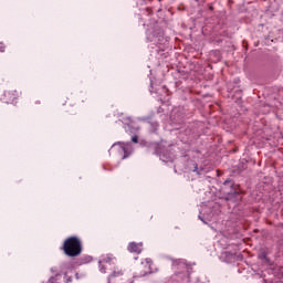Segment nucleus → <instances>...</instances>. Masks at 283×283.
Returning <instances> with one entry per match:
<instances>
[{"label":"nucleus","instance_id":"f257e3e1","mask_svg":"<svg viewBox=\"0 0 283 283\" xmlns=\"http://www.w3.org/2000/svg\"><path fill=\"white\" fill-rule=\"evenodd\" d=\"M69 258H78L83 253V243L78 237H69L61 248Z\"/></svg>","mask_w":283,"mask_h":283},{"label":"nucleus","instance_id":"f03ea898","mask_svg":"<svg viewBox=\"0 0 283 283\" xmlns=\"http://www.w3.org/2000/svg\"><path fill=\"white\" fill-rule=\"evenodd\" d=\"M112 264H116V258L114 255H107L102 261H99V271L101 273H107L105 269L112 266Z\"/></svg>","mask_w":283,"mask_h":283},{"label":"nucleus","instance_id":"7ed1b4c3","mask_svg":"<svg viewBox=\"0 0 283 283\" xmlns=\"http://www.w3.org/2000/svg\"><path fill=\"white\" fill-rule=\"evenodd\" d=\"M19 98V92L17 90H9L4 92L6 103H14Z\"/></svg>","mask_w":283,"mask_h":283},{"label":"nucleus","instance_id":"20e7f679","mask_svg":"<svg viewBox=\"0 0 283 283\" xmlns=\"http://www.w3.org/2000/svg\"><path fill=\"white\" fill-rule=\"evenodd\" d=\"M127 250L129 251V253L140 254L143 253V243L130 242L127 247Z\"/></svg>","mask_w":283,"mask_h":283},{"label":"nucleus","instance_id":"39448f33","mask_svg":"<svg viewBox=\"0 0 283 283\" xmlns=\"http://www.w3.org/2000/svg\"><path fill=\"white\" fill-rule=\"evenodd\" d=\"M124 275V272L119 268H115L114 271L109 274L108 280H114V277H120Z\"/></svg>","mask_w":283,"mask_h":283},{"label":"nucleus","instance_id":"423d86ee","mask_svg":"<svg viewBox=\"0 0 283 283\" xmlns=\"http://www.w3.org/2000/svg\"><path fill=\"white\" fill-rule=\"evenodd\" d=\"M142 264H146V266H148L149 269L148 273H151V264H154V261H151V259H145V261L142 262Z\"/></svg>","mask_w":283,"mask_h":283},{"label":"nucleus","instance_id":"0eeeda50","mask_svg":"<svg viewBox=\"0 0 283 283\" xmlns=\"http://www.w3.org/2000/svg\"><path fill=\"white\" fill-rule=\"evenodd\" d=\"M72 280H73L72 276H67V275L64 276L65 283H72Z\"/></svg>","mask_w":283,"mask_h":283},{"label":"nucleus","instance_id":"6e6552de","mask_svg":"<svg viewBox=\"0 0 283 283\" xmlns=\"http://www.w3.org/2000/svg\"><path fill=\"white\" fill-rule=\"evenodd\" d=\"M0 52H6V45L3 42H0Z\"/></svg>","mask_w":283,"mask_h":283},{"label":"nucleus","instance_id":"1a4fd4ad","mask_svg":"<svg viewBox=\"0 0 283 283\" xmlns=\"http://www.w3.org/2000/svg\"><path fill=\"white\" fill-rule=\"evenodd\" d=\"M132 142L135 143V144L138 143V136H136V135L133 136V137H132Z\"/></svg>","mask_w":283,"mask_h":283},{"label":"nucleus","instance_id":"9d476101","mask_svg":"<svg viewBox=\"0 0 283 283\" xmlns=\"http://www.w3.org/2000/svg\"><path fill=\"white\" fill-rule=\"evenodd\" d=\"M209 10L213 11V7L211 4L209 6Z\"/></svg>","mask_w":283,"mask_h":283},{"label":"nucleus","instance_id":"9b49d317","mask_svg":"<svg viewBox=\"0 0 283 283\" xmlns=\"http://www.w3.org/2000/svg\"><path fill=\"white\" fill-rule=\"evenodd\" d=\"M198 169V166L195 167V171Z\"/></svg>","mask_w":283,"mask_h":283}]
</instances>
